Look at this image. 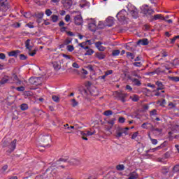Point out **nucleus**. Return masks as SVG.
I'll return each instance as SVG.
<instances>
[{
	"mask_svg": "<svg viewBox=\"0 0 179 179\" xmlns=\"http://www.w3.org/2000/svg\"><path fill=\"white\" fill-rule=\"evenodd\" d=\"M86 68L90 71V72H94V68L92 64L88 65Z\"/></svg>",
	"mask_w": 179,
	"mask_h": 179,
	"instance_id": "obj_38",
	"label": "nucleus"
},
{
	"mask_svg": "<svg viewBox=\"0 0 179 179\" xmlns=\"http://www.w3.org/2000/svg\"><path fill=\"white\" fill-rule=\"evenodd\" d=\"M16 139L13 140L11 143L8 145V150H7V152L8 153H12V152H13V150H15V149H16Z\"/></svg>",
	"mask_w": 179,
	"mask_h": 179,
	"instance_id": "obj_9",
	"label": "nucleus"
},
{
	"mask_svg": "<svg viewBox=\"0 0 179 179\" xmlns=\"http://www.w3.org/2000/svg\"><path fill=\"white\" fill-rule=\"evenodd\" d=\"M86 133V136H92V135H94L96 134V131H87Z\"/></svg>",
	"mask_w": 179,
	"mask_h": 179,
	"instance_id": "obj_39",
	"label": "nucleus"
},
{
	"mask_svg": "<svg viewBox=\"0 0 179 179\" xmlns=\"http://www.w3.org/2000/svg\"><path fill=\"white\" fill-rule=\"evenodd\" d=\"M6 83H15V81H12L10 77L5 76L0 81V85H5Z\"/></svg>",
	"mask_w": 179,
	"mask_h": 179,
	"instance_id": "obj_8",
	"label": "nucleus"
},
{
	"mask_svg": "<svg viewBox=\"0 0 179 179\" xmlns=\"http://www.w3.org/2000/svg\"><path fill=\"white\" fill-rule=\"evenodd\" d=\"M25 47L29 51V54L31 57H34L36 52H37V49H34L33 46L30 45V39H27L25 42Z\"/></svg>",
	"mask_w": 179,
	"mask_h": 179,
	"instance_id": "obj_2",
	"label": "nucleus"
},
{
	"mask_svg": "<svg viewBox=\"0 0 179 179\" xmlns=\"http://www.w3.org/2000/svg\"><path fill=\"white\" fill-rule=\"evenodd\" d=\"M106 22L107 23L106 26L108 27H111L113 24H114V17H108L106 20Z\"/></svg>",
	"mask_w": 179,
	"mask_h": 179,
	"instance_id": "obj_12",
	"label": "nucleus"
},
{
	"mask_svg": "<svg viewBox=\"0 0 179 179\" xmlns=\"http://www.w3.org/2000/svg\"><path fill=\"white\" fill-rule=\"evenodd\" d=\"M157 86H158V88H157V90H163L164 89V86L163 85V83L160 81H157L156 83Z\"/></svg>",
	"mask_w": 179,
	"mask_h": 179,
	"instance_id": "obj_19",
	"label": "nucleus"
},
{
	"mask_svg": "<svg viewBox=\"0 0 179 179\" xmlns=\"http://www.w3.org/2000/svg\"><path fill=\"white\" fill-rule=\"evenodd\" d=\"M65 165H59L56 168H54V166L49 167L45 173L43 175H40L38 176H36L35 179H45L51 178V177H57V171H59V170H62V169H64Z\"/></svg>",
	"mask_w": 179,
	"mask_h": 179,
	"instance_id": "obj_1",
	"label": "nucleus"
},
{
	"mask_svg": "<svg viewBox=\"0 0 179 179\" xmlns=\"http://www.w3.org/2000/svg\"><path fill=\"white\" fill-rule=\"evenodd\" d=\"M159 103V106H161L162 107H164V106L166 105V99H163L162 101H159L158 104Z\"/></svg>",
	"mask_w": 179,
	"mask_h": 179,
	"instance_id": "obj_45",
	"label": "nucleus"
},
{
	"mask_svg": "<svg viewBox=\"0 0 179 179\" xmlns=\"http://www.w3.org/2000/svg\"><path fill=\"white\" fill-rule=\"evenodd\" d=\"M96 57L98 59H104V58H106V55L103 52H98L96 54Z\"/></svg>",
	"mask_w": 179,
	"mask_h": 179,
	"instance_id": "obj_18",
	"label": "nucleus"
},
{
	"mask_svg": "<svg viewBox=\"0 0 179 179\" xmlns=\"http://www.w3.org/2000/svg\"><path fill=\"white\" fill-rule=\"evenodd\" d=\"M117 96L119 100H120L122 103H125V97H127V94L118 92Z\"/></svg>",
	"mask_w": 179,
	"mask_h": 179,
	"instance_id": "obj_13",
	"label": "nucleus"
},
{
	"mask_svg": "<svg viewBox=\"0 0 179 179\" xmlns=\"http://www.w3.org/2000/svg\"><path fill=\"white\" fill-rule=\"evenodd\" d=\"M21 13L24 15V17H26L27 19H29V17H30V14L29 13L22 12Z\"/></svg>",
	"mask_w": 179,
	"mask_h": 179,
	"instance_id": "obj_44",
	"label": "nucleus"
},
{
	"mask_svg": "<svg viewBox=\"0 0 179 179\" xmlns=\"http://www.w3.org/2000/svg\"><path fill=\"white\" fill-rule=\"evenodd\" d=\"M128 16V13L125 10H120L116 15L119 22H125L127 20V17Z\"/></svg>",
	"mask_w": 179,
	"mask_h": 179,
	"instance_id": "obj_3",
	"label": "nucleus"
},
{
	"mask_svg": "<svg viewBox=\"0 0 179 179\" xmlns=\"http://www.w3.org/2000/svg\"><path fill=\"white\" fill-rule=\"evenodd\" d=\"M72 43V40L71 39H66L64 41V45H68L69 44H71Z\"/></svg>",
	"mask_w": 179,
	"mask_h": 179,
	"instance_id": "obj_52",
	"label": "nucleus"
},
{
	"mask_svg": "<svg viewBox=\"0 0 179 179\" xmlns=\"http://www.w3.org/2000/svg\"><path fill=\"white\" fill-rule=\"evenodd\" d=\"M133 65L134 66H137L138 68H141V66H142V63L141 62H134V63H133Z\"/></svg>",
	"mask_w": 179,
	"mask_h": 179,
	"instance_id": "obj_47",
	"label": "nucleus"
},
{
	"mask_svg": "<svg viewBox=\"0 0 179 179\" xmlns=\"http://www.w3.org/2000/svg\"><path fill=\"white\" fill-rule=\"evenodd\" d=\"M129 130V128L125 127L124 129H121L120 131L122 134L124 135H128V131Z\"/></svg>",
	"mask_w": 179,
	"mask_h": 179,
	"instance_id": "obj_30",
	"label": "nucleus"
},
{
	"mask_svg": "<svg viewBox=\"0 0 179 179\" xmlns=\"http://www.w3.org/2000/svg\"><path fill=\"white\" fill-rule=\"evenodd\" d=\"M173 173H178L179 171V165H176L174 167H173Z\"/></svg>",
	"mask_w": 179,
	"mask_h": 179,
	"instance_id": "obj_46",
	"label": "nucleus"
},
{
	"mask_svg": "<svg viewBox=\"0 0 179 179\" xmlns=\"http://www.w3.org/2000/svg\"><path fill=\"white\" fill-rule=\"evenodd\" d=\"M8 0H0V13H3V8H6V5H5V3ZM0 16H2V15H0Z\"/></svg>",
	"mask_w": 179,
	"mask_h": 179,
	"instance_id": "obj_14",
	"label": "nucleus"
},
{
	"mask_svg": "<svg viewBox=\"0 0 179 179\" xmlns=\"http://www.w3.org/2000/svg\"><path fill=\"white\" fill-rule=\"evenodd\" d=\"M70 164H71V166H78L79 164H80V160L76 159V158H73L71 159H70L69 161Z\"/></svg>",
	"mask_w": 179,
	"mask_h": 179,
	"instance_id": "obj_11",
	"label": "nucleus"
},
{
	"mask_svg": "<svg viewBox=\"0 0 179 179\" xmlns=\"http://www.w3.org/2000/svg\"><path fill=\"white\" fill-rule=\"evenodd\" d=\"M68 159H64V158H60L59 161H57V164H62V163L66 162Z\"/></svg>",
	"mask_w": 179,
	"mask_h": 179,
	"instance_id": "obj_35",
	"label": "nucleus"
},
{
	"mask_svg": "<svg viewBox=\"0 0 179 179\" xmlns=\"http://www.w3.org/2000/svg\"><path fill=\"white\" fill-rule=\"evenodd\" d=\"M41 142H45V143L50 142L51 141V136L48 134L46 136H42L41 138Z\"/></svg>",
	"mask_w": 179,
	"mask_h": 179,
	"instance_id": "obj_15",
	"label": "nucleus"
},
{
	"mask_svg": "<svg viewBox=\"0 0 179 179\" xmlns=\"http://www.w3.org/2000/svg\"><path fill=\"white\" fill-rule=\"evenodd\" d=\"M121 136H122V131L117 132L116 134V138H117V139H118L119 138H121Z\"/></svg>",
	"mask_w": 179,
	"mask_h": 179,
	"instance_id": "obj_63",
	"label": "nucleus"
},
{
	"mask_svg": "<svg viewBox=\"0 0 179 179\" xmlns=\"http://www.w3.org/2000/svg\"><path fill=\"white\" fill-rule=\"evenodd\" d=\"M141 128H143V129H150V128H152V124L149 122L143 123L141 125Z\"/></svg>",
	"mask_w": 179,
	"mask_h": 179,
	"instance_id": "obj_17",
	"label": "nucleus"
},
{
	"mask_svg": "<svg viewBox=\"0 0 179 179\" xmlns=\"http://www.w3.org/2000/svg\"><path fill=\"white\" fill-rule=\"evenodd\" d=\"M141 10L144 15H153V13H155V10H153L152 8L149 7L148 5L142 6L141 7Z\"/></svg>",
	"mask_w": 179,
	"mask_h": 179,
	"instance_id": "obj_4",
	"label": "nucleus"
},
{
	"mask_svg": "<svg viewBox=\"0 0 179 179\" xmlns=\"http://www.w3.org/2000/svg\"><path fill=\"white\" fill-rule=\"evenodd\" d=\"M139 135V133L138 131H136L131 136V139H136L138 138V136Z\"/></svg>",
	"mask_w": 179,
	"mask_h": 179,
	"instance_id": "obj_42",
	"label": "nucleus"
},
{
	"mask_svg": "<svg viewBox=\"0 0 179 179\" xmlns=\"http://www.w3.org/2000/svg\"><path fill=\"white\" fill-rule=\"evenodd\" d=\"M74 22L77 26L83 24V18H82V15L80 14H78L74 17Z\"/></svg>",
	"mask_w": 179,
	"mask_h": 179,
	"instance_id": "obj_7",
	"label": "nucleus"
},
{
	"mask_svg": "<svg viewBox=\"0 0 179 179\" xmlns=\"http://www.w3.org/2000/svg\"><path fill=\"white\" fill-rule=\"evenodd\" d=\"M94 53V51L92 49H89L86 51L85 55H92Z\"/></svg>",
	"mask_w": 179,
	"mask_h": 179,
	"instance_id": "obj_32",
	"label": "nucleus"
},
{
	"mask_svg": "<svg viewBox=\"0 0 179 179\" xmlns=\"http://www.w3.org/2000/svg\"><path fill=\"white\" fill-rule=\"evenodd\" d=\"M36 78L38 79V80H35V83L36 84H34V85L38 86L41 83V77H36Z\"/></svg>",
	"mask_w": 179,
	"mask_h": 179,
	"instance_id": "obj_31",
	"label": "nucleus"
},
{
	"mask_svg": "<svg viewBox=\"0 0 179 179\" xmlns=\"http://www.w3.org/2000/svg\"><path fill=\"white\" fill-rule=\"evenodd\" d=\"M131 81L134 83L135 86H141V85H142V83H141V80L136 78L131 79Z\"/></svg>",
	"mask_w": 179,
	"mask_h": 179,
	"instance_id": "obj_22",
	"label": "nucleus"
},
{
	"mask_svg": "<svg viewBox=\"0 0 179 179\" xmlns=\"http://www.w3.org/2000/svg\"><path fill=\"white\" fill-rule=\"evenodd\" d=\"M73 68H76L77 69H79V64H78V63L76 62H74L73 63V65H72Z\"/></svg>",
	"mask_w": 179,
	"mask_h": 179,
	"instance_id": "obj_59",
	"label": "nucleus"
},
{
	"mask_svg": "<svg viewBox=\"0 0 179 179\" xmlns=\"http://www.w3.org/2000/svg\"><path fill=\"white\" fill-rule=\"evenodd\" d=\"M157 114V110L156 109L152 110V111L150 112V115H156Z\"/></svg>",
	"mask_w": 179,
	"mask_h": 179,
	"instance_id": "obj_50",
	"label": "nucleus"
},
{
	"mask_svg": "<svg viewBox=\"0 0 179 179\" xmlns=\"http://www.w3.org/2000/svg\"><path fill=\"white\" fill-rule=\"evenodd\" d=\"M98 50L99 51H104V50H106V48L101 45V47L98 48Z\"/></svg>",
	"mask_w": 179,
	"mask_h": 179,
	"instance_id": "obj_64",
	"label": "nucleus"
},
{
	"mask_svg": "<svg viewBox=\"0 0 179 179\" xmlns=\"http://www.w3.org/2000/svg\"><path fill=\"white\" fill-rule=\"evenodd\" d=\"M6 58V56L4 53H0V59H5Z\"/></svg>",
	"mask_w": 179,
	"mask_h": 179,
	"instance_id": "obj_62",
	"label": "nucleus"
},
{
	"mask_svg": "<svg viewBox=\"0 0 179 179\" xmlns=\"http://www.w3.org/2000/svg\"><path fill=\"white\" fill-rule=\"evenodd\" d=\"M51 19H52V21L53 22V23H55V22L58 21V16L55 15H52L51 16Z\"/></svg>",
	"mask_w": 179,
	"mask_h": 179,
	"instance_id": "obj_36",
	"label": "nucleus"
},
{
	"mask_svg": "<svg viewBox=\"0 0 179 179\" xmlns=\"http://www.w3.org/2000/svg\"><path fill=\"white\" fill-rule=\"evenodd\" d=\"M159 19H163L164 20V17L161 14H157V15H154L153 20H159Z\"/></svg>",
	"mask_w": 179,
	"mask_h": 179,
	"instance_id": "obj_24",
	"label": "nucleus"
},
{
	"mask_svg": "<svg viewBox=\"0 0 179 179\" xmlns=\"http://www.w3.org/2000/svg\"><path fill=\"white\" fill-rule=\"evenodd\" d=\"M126 55H127V57L129 58V59H135V55H134V53H131V52H127Z\"/></svg>",
	"mask_w": 179,
	"mask_h": 179,
	"instance_id": "obj_20",
	"label": "nucleus"
},
{
	"mask_svg": "<svg viewBox=\"0 0 179 179\" xmlns=\"http://www.w3.org/2000/svg\"><path fill=\"white\" fill-rule=\"evenodd\" d=\"M17 52H19V50L9 52L8 57H16Z\"/></svg>",
	"mask_w": 179,
	"mask_h": 179,
	"instance_id": "obj_26",
	"label": "nucleus"
},
{
	"mask_svg": "<svg viewBox=\"0 0 179 179\" xmlns=\"http://www.w3.org/2000/svg\"><path fill=\"white\" fill-rule=\"evenodd\" d=\"M128 12L132 16V17H134L135 19L138 17V9H136V8L134 6L129 7Z\"/></svg>",
	"mask_w": 179,
	"mask_h": 179,
	"instance_id": "obj_5",
	"label": "nucleus"
},
{
	"mask_svg": "<svg viewBox=\"0 0 179 179\" xmlns=\"http://www.w3.org/2000/svg\"><path fill=\"white\" fill-rule=\"evenodd\" d=\"M25 27H29V29H34V22H29Z\"/></svg>",
	"mask_w": 179,
	"mask_h": 179,
	"instance_id": "obj_34",
	"label": "nucleus"
},
{
	"mask_svg": "<svg viewBox=\"0 0 179 179\" xmlns=\"http://www.w3.org/2000/svg\"><path fill=\"white\" fill-rule=\"evenodd\" d=\"M86 43H87L89 45H92V44H94V39L87 40Z\"/></svg>",
	"mask_w": 179,
	"mask_h": 179,
	"instance_id": "obj_49",
	"label": "nucleus"
},
{
	"mask_svg": "<svg viewBox=\"0 0 179 179\" xmlns=\"http://www.w3.org/2000/svg\"><path fill=\"white\" fill-rule=\"evenodd\" d=\"M20 108L22 111H26V110H29V105L27 103H22L20 106Z\"/></svg>",
	"mask_w": 179,
	"mask_h": 179,
	"instance_id": "obj_23",
	"label": "nucleus"
},
{
	"mask_svg": "<svg viewBox=\"0 0 179 179\" xmlns=\"http://www.w3.org/2000/svg\"><path fill=\"white\" fill-rule=\"evenodd\" d=\"M137 44H141V45H148V44H149V40H148V38L141 39L138 41Z\"/></svg>",
	"mask_w": 179,
	"mask_h": 179,
	"instance_id": "obj_16",
	"label": "nucleus"
},
{
	"mask_svg": "<svg viewBox=\"0 0 179 179\" xmlns=\"http://www.w3.org/2000/svg\"><path fill=\"white\" fill-rule=\"evenodd\" d=\"M150 141H151V143H152V145H157V139H153V138H150Z\"/></svg>",
	"mask_w": 179,
	"mask_h": 179,
	"instance_id": "obj_58",
	"label": "nucleus"
},
{
	"mask_svg": "<svg viewBox=\"0 0 179 179\" xmlns=\"http://www.w3.org/2000/svg\"><path fill=\"white\" fill-rule=\"evenodd\" d=\"M116 169L119 171H122V170H124L125 166H124V164H119L116 166Z\"/></svg>",
	"mask_w": 179,
	"mask_h": 179,
	"instance_id": "obj_27",
	"label": "nucleus"
},
{
	"mask_svg": "<svg viewBox=\"0 0 179 179\" xmlns=\"http://www.w3.org/2000/svg\"><path fill=\"white\" fill-rule=\"evenodd\" d=\"M6 170H8V165H4L1 169V171L2 173H4V171H6Z\"/></svg>",
	"mask_w": 179,
	"mask_h": 179,
	"instance_id": "obj_60",
	"label": "nucleus"
},
{
	"mask_svg": "<svg viewBox=\"0 0 179 179\" xmlns=\"http://www.w3.org/2000/svg\"><path fill=\"white\" fill-rule=\"evenodd\" d=\"M64 20L66 21V22H70V20H71V15H66V17H65V18H64Z\"/></svg>",
	"mask_w": 179,
	"mask_h": 179,
	"instance_id": "obj_55",
	"label": "nucleus"
},
{
	"mask_svg": "<svg viewBox=\"0 0 179 179\" xmlns=\"http://www.w3.org/2000/svg\"><path fill=\"white\" fill-rule=\"evenodd\" d=\"M45 13L47 16H51V15H52V11H51V10L50 9H47L45 11Z\"/></svg>",
	"mask_w": 179,
	"mask_h": 179,
	"instance_id": "obj_41",
	"label": "nucleus"
},
{
	"mask_svg": "<svg viewBox=\"0 0 179 179\" xmlns=\"http://www.w3.org/2000/svg\"><path fill=\"white\" fill-rule=\"evenodd\" d=\"M71 104H72L73 107H76V106H78V101H76V99H72Z\"/></svg>",
	"mask_w": 179,
	"mask_h": 179,
	"instance_id": "obj_48",
	"label": "nucleus"
},
{
	"mask_svg": "<svg viewBox=\"0 0 179 179\" xmlns=\"http://www.w3.org/2000/svg\"><path fill=\"white\" fill-rule=\"evenodd\" d=\"M88 29H90L91 31H96L97 30L96 20L91 19V21L88 24Z\"/></svg>",
	"mask_w": 179,
	"mask_h": 179,
	"instance_id": "obj_6",
	"label": "nucleus"
},
{
	"mask_svg": "<svg viewBox=\"0 0 179 179\" xmlns=\"http://www.w3.org/2000/svg\"><path fill=\"white\" fill-rule=\"evenodd\" d=\"M120 52L118 50H113L112 52V55L113 57H118V55H120Z\"/></svg>",
	"mask_w": 179,
	"mask_h": 179,
	"instance_id": "obj_33",
	"label": "nucleus"
},
{
	"mask_svg": "<svg viewBox=\"0 0 179 179\" xmlns=\"http://www.w3.org/2000/svg\"><path fill=\"white\" fill-rule=\"evenodd\" d=\"M131 100H132V101H139V96L136 94H134L131 96H130Z\"/></svg>",
	"mask_w": 179,
	"mask_h": 179,
	"instance_id": "obj_25",
	"label": "nucleus"
},
{
	"mask_svg": "<svg viewBox=\"0 0 179 179\" xmlns=\"http://www.w3.org/2000/svg\"><path fill=\"white\" fill-rule=\"evenodd\" d=\"M113 73V70H108L105 72L106 76H108V75H112Z\"/></svg>",
	"mask_w": 179,
	"mask_h": 179,
	"instance_id": "obj_53",
	"label": "nucleus"
},
{
	"mask_svg": "<svg viewBox=\"0 0 179 179\" xmlns=\"http://www.w3.org/2000/svg\"><path fill=\"white\" fill-rule=\"evenodd\" d=\"M103 115H106V117H109V115H113V111L108 110L103 112Z\"/></svg>",
	"mask_w": 179,
	"mask_h": 179,
	"instance_id": "obj_29",
	"label": "nucleus"
},
{
	"mask_svg": "<svg viewBox=\"0 0 179 179\" xmlns=\"http://www.w3.org/2000/svg\"><path fill=\"white\" fill-rule=\"evenodd\" d=\"M154 132H156L157 134H158V135H160V134H162V132L163 131V130L162 129H153Z\"/></svg>",
	"mask_w": 179,
	"mask_h": 179,
	"instance_id": "obj_40",
	"label": "nucleus"
},
{
	"mask_svg": "<svg viewBox=\"0 0 179 179\" xmlns=\"http://www.w3.org/2000/svg\"><path fill=\"white\" fill-rule=\"evenodd\" d=\"M10 80H12V82H14V83H16V80H17V76L16 75H13V77H10Z\"/></svg>",
	"mask_w": 179,
	"mask_h": 179,
	"instance_id": "obj_37",
	"label": "nucleus"
},
{
	"mask_svg": "<svg viewBox=\"0 0 179 179\" xmlns=\"http://www.w3.org/2000/svg\"><path fill=\"white\" fill-rule=\"evenodd\" d=\"M36 80H38V78H36V77H31L29 82L31 85H37V83H36Z\"/></svg>",
	"mask_w": 179,
	"mask_h": 179,
	"instance_id": "obj_21",
	"label": "nucleus"
},
{
	"mask_svg": "<svg viewBox=\"0 0 179 179\" xmlns=\"http://www.w3.org/2000/svg\"><path fill=\"white\" fill-rule=\"evenodd\" d=\"M119 122L120 124H124V122H125V118H124L123 117H119Z\"/></svg>",
	"mask_w": 179,
	"mask_h": 179,
	"instance_id": "obj_54",
	"label": "nucleus"
},
{
	"mask_svg": "<svg viewBox=\"0 0 179 179\" xmlns=\"http://www.w3.org/2000/svg\"><path fill=\"white\" fill-rule=\"evenodd\" d=\"M177 38H179V36H176L174 38H173L171 40V44H174V43L176 42V40H177Z\"/></svg>",
	"mask_w": 179,
	"mask_h": 179,
	"instance_id": "obj_51",
	"label": "nucleus"
},
{
	"mask_svg": "<svg viewBox=\"0 0 179 179\" xmlns=\"http://www.w3.org/2000/svg\"><path fill=\"white\" fill-rule=\"evenodd\" d=\"M18 92H24V87H18L16 88Z\"/></svg>",
	"mask_w": 179,
	"mask_h": 179,
	"instance_id": "obj_56",
	"label": "nucleus"
},
{
	"mask_svg": "<svg viewBox=\"0 0 179 179\" xmlns=\"http://www.w3.org/2000/svg\"><path fill=\"white\" fill-rule=\"evenodd\" d=\"M169 107H170V108H174L176 107V104H174L172 102H170L169 103Z\"/></svg>",
	"mask_w": 179,
	"mask_h": 179,
	"instance_id": "obj_61",
	"label": "nucleus"
},
{
	"mask_svg": "<svg viewBox=\"0 0 179 179\" xmlns=\"http://www.w3.org/2000/svg\"><path fill=\"white\" fill-rule=\"evenodd\" d=\"M66 50L69 52H72V51H73L75 50V48L73 47V45H68L66 47Z\"/></svg>",
	"mask_w": 179,
	"mask_h": 179,
	"instance_id": "obj_28",
	"label": "nucleus"
},
{
	"mask_svg": "<svg viewBox=\"0 0 179 179\" xmlns=\"http://www.w3.org/2000/svg\"><path fill=\"white\" fill-rule=\"evenodd\" d=\"M90 93L92 96H99V90L94 86L91 87L90 89Z\"/></svg>",
	"mask_w": 179,
	"mask_h": 179,
	"instance_id": "obj_10",
	"label": "nucleus"
},
{
	"mask_svg": "<svg viewBox=\"0 0 179 179\" xmlns=\"http://www.w3.org/2000/svg\"><path fill=\"white\" fill-rule=\"evenodd\" d=\"M101 44H103V43L99 41V42H96L95 43V47H96V48H99L101 46Z\"/></svg>",
	"mask_w": 179,
	"mask_h": 179,
	"instance_id": "obj_57",
	"label": "nucleus"
},
{
	"mask_svg": "<svg viewBox=\"0 0 179 179\" xmlns=\"http://www.w3.org/2000/svg\"><path fill=\"white\" fill-rule=\"evenodd\" d=\"M52 99L53 101H55L56 103H58V101H59V98L55 95H53L52 96Z\"/></svg>",
	"mask_w": 179,
	"mask_h": 179,
	"instance_id": "obj_43",
	"label": "nucleus"
}]
</instances>
